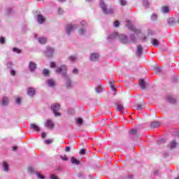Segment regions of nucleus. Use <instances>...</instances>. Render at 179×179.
I'll list each match as a JSON object with an SVG mask.
<instances>
[{"mask_svg":"<svg viewBox=\"0 0 179 179\" xmlns=\"http://www.w3.org/2000/svg\"><path fill=\"white\" fill-rule=\"evenodd\" d=\"M51 110L53 111L55 117H61V113L58 112V110H59V104L53 103L51 106Z\"/></svg>","mask_w":179,"mask_h":179,"instance_id":"1","label":"nucleus"},{"mask_svg":"<svg viewBox=\"0 0 179 179\" xmlns=\"http://www.w3.org/2000/svg\"><path fill=\"white\" fill-rule=\"evenodd\" d=\"M100 6L101 9H103V13L105 15H107V13H114V10L113 8L109 9L108 10H107V6H106V3L102 1L100 3Z\"/></svg>","mask_w":179,"mask_h":179,"instance_id":"2","label":"nucleus"},{"mask_svg":"<svg viewBox=\"0 0 179 179\" xmlns=\"http://www.w3.org/2000/svg\"><path fill=\"white\" fill-rule=\"evenodd\" d=\"M129 138L130 139H135L138 138V129H133L129 131Z\"/></svg>","mask_w":179,"mask_h":179,"instance_id":"3","label":"nucleus"},{"mask_svg":"<svg viewBox=\"0 0 179 179\" xmlns=\"http://www.w3.org/2000/svg\"><path fill=\"white\" fill-rule=\"evenodd\" d=\"M57 73H63V76H66V65H62L60 67H58L56 69Z\"/></svg>","mask_w":179,"mask_h":179,"instance_id":"4","label":"nucleus"},{"mask_svg":"<svg viewBox=\"0 0 179 179\" xmlns=\"http://www.w3.org/2000/svg\"><path fill=\"white\" fill-rule=\"evenodd\" d=\"M45 127L46 128H48L49 129H54V127H55V125L54 124V122L49 119L46 120L45 123Z\"/></svg>","mask_w":179,"mask_h":179,"instance_id":"5","label":"nucleus"},{"mask_svg":"<svg viewBox=\"0 0 179 179\" xmlns=\"http://www.w3.org/2000/svg\"><path fill=\"white\" fill-rule=\"evenodd\" d=\"M29 68L31 72H34V71H36V69H37V64H36L33 62H30L29 64Z\"/></svg>","mask_w":179,"mask_h":179,"instance_id":"6","label":"nucleus"},{"mask_svg":"<svg viewBox=\"0 0 179 179\" xmlns=\"http://www.w3.org/2000/svg\"><path fill=\"white\" fill-rule=\"evenodd\" d=\"M27 94L28 96H34V94H36V90H34V88L33 87H29L27 89Z\"/></svg>","mask_w":179,"mask_h":179,"instance_id":"7","label":"nucleus"},{"mask_svg":"<svg viewBox=\"0 0 179 179\" xmlns=\"http://www.w3.org/2000/svg\"><path fill=\"white\" fill-rule=\"evenodd\" d=\"M142 52H143V48H142L141 45H138L137 46V52H136V55L138 57H141L142 55Z\"/></svg>","mask_w":179,"mask_h":179,"instance_id":"8","label":"nucleus"},{"mask_svg":"<svg viewBox=\"0 0 179 179\" xmlns=\"http://www.w3.org/2000/svg\"><path fill=\"white\" fill-rule=\"evenodd\" d=\"M166 100L169 101V103H172V104H174L177 102V99L172 96H167Z\"/></svg>","mask_w":179,"mask_h":179,"instance_id":"9","label":"nucleus"},{"mask_svg":"<svg viewBox=\"0 0 179 179\" xmlns=\"http://www.w3.org/2000/svg\"><path fill=\"white\" fill-rule=\"evenodd\" d=\"M31 129H33L34 131H36V132H40V127L37 126L36 124L32 123L30 124Z\"/></svg>","mask_w":179,"mask_h":179,"instance_id":"10","label":"nucleus"},{"mask_svg":"<svg viewBox=\"0 0 179 179\" xmlns=\"http://www.w3.org/2000/svg\"><path fill=\"white\" fill-rule=\"evenodd\" d=\"M120 38L121 42L123 44H126V43H128V38L127 37V36H125V35H120Z\"/></svg>","mask_w":179,"mask_h":179,"instance_id":"11","label":"nucleus"},{"mask_svg":"<svg viewBox=\"0 0 179 179\" xmlns=\"http://www.w3.org/2000/svg\"><path fill=\"white\" fill-rule=\"evenodd\" d=\"M162 13H169L170 12V8L167 6H163L162 7Z\"/></svg>","mask_w":179,"mask_h":179,"instance_id":"12","label":"nucleus"},{"mask_svg":"<svg viewBox=\"0 0 179 179\" xmlns=\"http://www.w3.org/2000/svg\"><path fill=\"white\" fill-rule=\"evenodd\" d=\"M38 22L40 24L44 23V22H45V17H43L41 15H38Z\"/></svg>","mask_w":179,"mask_h":179,"instance_id":"13","label":"nucleus"},{"mask_svg":"<svg viewBox=\"0 0 179 179\" xmlns=\"http://www.w3.org/2000/svg\"><path fill=\"white\" fill-rule=\"evenodd\" d=\"M99 58V56L97 53H92L91 55V61H97Z\"/></svg>","mask_w":179,"mask_h":179,"instance_id":"14","label":"nucleus"},{"mask_svg":"<svg viewBox=\"0 0 179 179\" xmlns=\"http://www.w3.org/2000/svg\"><path fill=\"white\" fill-rule=\"evenodd\" d=\"M151 44L152 45H155V47H157V45H159V44H160V42L156 38H152V39H151Z\"/></svg>","mask_w":179,"mask_h":179,"instance_id":"15","label":"nucleus"},{"mask_svg":"<svg viewBox=\"0 0 179 179\" xmlns=\"http://www.w3.org/2000/svg\"><path fill=\"white\" fill-rule=\"evenodd\" d=\"M139 85H140V87H141L143 90L146 89V83H145V80L142 79L140 80L139 81Z\"/></svg>","mask_w":179,"mask_h":179,"instance_id":"16","label":"nucleus"},{"mask_svg":"<svg viewBox=\"0 0 179 179\" xmlns=\"http://www.w3.org/2000/svg\"><path fill=\"white\" fill-rule=\"evenodd\" d=\"M73 29V26L71 24H67V28H66V32H67V34H71V31H72Z\"/></svg>","mask_w":179,"mask_h":179,"instance_id":"17","label":"nucleus"},{"mask_svg":"<svg viewBox=\"0 0 179 179\" xmlns=\"http://www.w3.org/2000/svg\"><path fill=\"white\" fill-rule=\"evenodd\" d=\"M71 163L72 164H80V162L79 160H78L76 158H75V157H71Z\"/></svg>","mask_w":179,"mask_h":179,"instance_id":"18","label":"nucleus"},{"mask_svg":"<svg viewBox=\"0 0 179 179\" xmlns=\"http://www.w3.org/2000/svg\"><path fill=\"white\" fill-rule=\"evenodd\" d=\"M3 170L6 172L9 171V165L5 162L3 163Z\"/></svg>","mask_w":179,"mask_h":179,"instance_id":"19","label":"nucleus"},{"mask_svg":"<svg viewBox=\"0 0 179 179\" xmlns=\"http://www.w3.org/2000/svg\"><path fill=\"white\" fill-rule=\"evenodd\" d=\"M159 126H160V122H153L150 124L151 128H157Z\"/></svg>","mask_w":179,"mask_h":179,"instance_id":"20","label":"nucleus"},{"mask_svg":"<svg viewBox=\"0 0 179 179\" xmlns=\"http://www.w3.org/2000/svg\"><path fill=\"white\" fill-rule=\"evenodd\" d=\"M52 54H54V49L52 48H48V57H52Z\"/></svg>","mask_w":179,"mask_h":179,"instance_id":"21","label":"nucleus"},{"mask_svg":"<svg viewBox=\"0 0 179 179\" xmlns=\"http://www.w3.org/2000/svg\"><path fill=\"white\" fill-rule=\"evenodd\" d=\"M48 85L50 87H54V86H55V81H54V80H48Z\"/></svg>","mask_w":179,"mask_h":179,"instance_id":"22","label":"nucleus"},{"mask_svg":"<svg viewBox=\"0 0 179 179\" xmlns=\"http://www.w3.org/2000/svg\"><path fill=\"white\" fill-rule=\"evenodd\" d=\"M8 103H9V99H8V97L3 98L2 105L3 106H8Z\"/></svg>","mask_w":179,"mask_h":179,"instance_id":"23","label":"nucleus"},{"mask_svg":"<svg viewBox=\"0 0 179 179\" xmlns=\"http://www.w3.org/2000/svg\"><path fill=\"white\" fill-rule=\"evenodd\" d=\"M169 24H176V20L173 17H170L168 19Z\"/></svg>","mask_w":179,"mask_h":179,"instance_id":"24","label":"nucleus"},{"mask_svg":"<svg viewBox=\"0 0 179 179\" xmlns=\"http://www.w3.org/2000/svg\"><path fill=\"white\" fill-rule=\"evenodd\" d=\"M38 42L40 44H45L47 43V38H39Z\"/></svg>","mask_w":179,"mask_h":179,"instance_id":"25","label":"nucleus"},{"mask_svg":"<svg viewBox=\"0 0 179 179\" xmlns=\"http://www.w3.org/2000/svg\"><path fill=\"white\" fill-rule=\"evenodd\" d=\"M117 111H123L124 106H122V104L117 103Z\"/></svg>","mask_w":179,"mask_h":179,"instance_id":"26","label":"nucleus"},{"mask_svg":"<svg viewBox=\"0 0 179 179\" xmlns=\"http://www.w3.org/2000/svg\"><path fill=\"white\" fill-rule=\"evenodd\" d=\"M176 146H177V143L176 142V141L173 140L170 143V148L171 149H174Z\"/></svg>","mask_w":179,"mask_h":179,"instance_id":"27","label":"nucleus"},{"mask_svg":"<svg viewBox=\"0 0 179 179\" xmlns=\"http://www.w3.org/2000/svg\"><path fill=\"white\" fill-rule=\"evenodd\" d=\"M43 74L45 76H48V75H50V71H48V69H45L43 70Z\"/></svg>","mask_w":179,"mask_h":179,"instance_id":"28","label":"nucleus"},{"mask_svg":"<svg viewBox=\"0 0 179 179\" xmlns=\"http://www.w3.org/2000/svg\"><path fill=\"white\" fill-rule=\"evenodd\" d=\"M95 90L96 93H101L103 92V88L101 86H98Z\"/></svg>","mask_w":179,"mask_h":179,"instance_id":"29","label":"nucleus"},{"mask_svg":"<svg viewBox=\"0 0 179 179\" xmlns=\"http://www.w3.org/2000/svg\"><path fill=\"white\" fill-rule=\"evenodd\" d=\"M13 51L14 52H17V54H20V52H22V50L20 49H19V48H14L13 49Z\"/></svg>","mask_w":179,"mask_h":179,"instance_id":"30","label":"nucleus"},{"mask_svg":"<svg viewBox=\"0 0 179 179\" xmlns=\"http://www.w3.org/2000/svg\"><path fill=\"white\" fill-rule=\"evenodd\" d=\"M77 124H78V125H82V124H83V119L79 117L77 120Z\"/></svg>","mask_w":179,"mask_h":179,"instance_id":"31","label":"nucleus"},{"mask_svg":"<svg viewBox=\"0 0 179 179\" xmlns=\"http://www.w3.org/2000/svg\"><path fill=\"white\" fill-rule=\"evenodd\" d=\"M120 5H121L122 6H127V1H126L125 0H121V1H120Z\"/></svg>","mask_w":179,"mask_h":179,"instance_id":"32","label":"nucleus"},{"mask_svg":"<svg viewBox=\"0 0 179 179\" xmlns=\"http://www.w3.org/2000/svg\"><path fill=\"white\" fill-rule=\"evenodd\" d=\"M136 107L137 110H142L143 108V106L141 105V104L136 105Z\"/></svg>","mask_w":179,"mask_h":179,"instance_id":"33","label":"nucleus"},{"mask_svg":"<svg viewBox=\"0 0 179 179\" xmlns=\"http://www.w3.org/2000/svg\"><path fill=\"white\" fill-rule=\"evenodd\" d=\"M36 176H37L38 178L44 179V176H42V174L40 173H36Z\"/></svg>","mask_w":179,"mask_h":179,"instance_id":"34","label":"nucleus"},{"mask_svg":"<svg viewBox=\"0 0 179 179\" xmlns=\"http://www.w3.org/2000/svg\"><path fill=\"white\" fill-rule=\"evenodd\" d=\"M45 143H46V145H50V143H52V139L45 140Z\"/></svg>","mask_w":179,"mask_h":179,"instance_id":"35","label":"nucleus"},{"mask_svg":"<svg viewBox=\"0 0 179 179\" xmlns=\"http://www.w3.org/2000/svg\"><path fill=\"white\" fill-rule=\"evenodd\" d=\"M151 19H152V20H156L157 19V15H156V14H152V15H151Z\"/></svg>","mask_w":179,"mask_h":179,"instance_id":"36","label":"nucleus"},{"mask_svg":"<svg viewBox=\"0 0 179 179\" xmlns=\"http://www.w3.org/2000/svg\"><path fill=\"white\" fill-rule=\"evenodd\" d=\"M131 30L132 31H135V33H141V31L136 30V29L134 26L131 27Z\"/></svg>","mask_w":179,"mask_h":179,"instance_id":"37","label":"nucleus"},{"mask_svg":"<svg viewBox=\"0 0 179 179\" xmlns=\"http://www.w3.org/2000/svg\"><path fill=\"white\" fill-rule=\"evenodd\" d=\"M60 157L64 160V162H66L68 160V158L66 155H61Z\"/></svg>","mask_w":179,"mask_h":179,"instance_id":"38","label":"nucleus"},{"mask_svg":"<svg viewBox=\"0 0 179 179\" xmlns=\"http://www.w3.org/2000/svg\"><path fill=\"white\" fill-rule=\"evenodd\" d=\"M115 27H118L120 26V21H116L114 22Z\"/></svg>","mask_w":179,"mask_h":179,"instance_id":"39","label":"nucleus"},{"mask_svg":"<svg viewBox=\"0 0 179 179\" xmlns=\"http://www.w3.org/2000/svg\"><path fill=\"white\" fill-rule=\"evenodd\" d=\"M5 43V38H0V44H3Z\"/></svg>","mask_w":179,"mask_h":179,"instance_id":"40","label":"nucleus"},{"mask_svg":"<svg viewBox=\"0 0 179 179\" xmlns=\"http://www.w3.org/2000/svg\"><path fill=\"white\" fill-rule=\"evenodd\" d=\"M57 66V64L55 62H51L50 63V68H55Z\"/></svg>","mask_w":179,"mask_h":179,"instance_id":"41","label":"nucleus"},{"mask_svg":"<svg viewBox=\"0 0 179 179\" xmlns=\"http://www.w3.org/2000/svg\"><path fill=\"white\" fill-rule=\"evenodd\" d=\"M78 73H79V70H78V69H74L73 70V73H75V75H78Z\"/></svg>","mask_w":179,"mask_h":179,"instance_id":"42","label":"nucleus"},{"mask_svg":"<svg viewBox=\"0 0 179 179\" xmlns=\"http://www.w3.org/2000/svg\"><path fill=\"white\" fill-rule=\"evenodd\" d=\"M85 153H86V150L85 149L80 150V155H85Z\"/></svg>","mask_w":179,"mask_h":179,"instance_id":"43","label":"nucleus"},{"mask_svg":"<svg viewBox=\"0 0 179 179\" xmlns=\"http://www.w3.org/2000/svg\"><path fill=\"white\" fill-rule=\"evenodd\" d=\"M28 171L29 173H34V169H33V167H29L28 168Z\"/></svg>","mask_w":179,"mask_h":179,"instance_id":"44","label":"nucleus"},{"mask_svg":"<svg viewBox=\"0 0 179 179\" xmlns=\"http://www.w3.org/2000/svg\"><path fill=\"white\" fill-rule=\"evenodd\" d=\"M70 61H76V57L75 56H71L69 57Z\"/></svg>","mask_w":179,"mask_h":179,"instance_id":"45","label":"nucleus"},{"mask_svg":"<svg viewBox=\"0 0 179 179\" xmlns=\"http://www.w3.org/2000/svg\"><path fill=\"white\" fill-rule=\"evenodd\" d=\"M16 103H17V104H20V103H21V99H20V98H17V99H16Z\"/></svg>","mask_w":179,"mask_h":179,"instance_id":"46","label":"nucleus"},{"mask_svg":"<svg viewBox=\"0 0 179 179\" xmlns=\"http://www.w3.org/2000/svg\"><path fill=\"white\" fill-rule=\"evenodd\" d=\"M50 178L51 179H58V177L55 175H51Z\"/></svg>","mask_w":179,"mask_h":179,"instance_id":"47","label":"nucleus"},{"mask_svg":"<svg viewBox=\"0 0 179 179\" xmlns=\"http://www.w3.org/2000/svg\"><path fill=\"white\" fill-rule=\"evenodd\" d=\"M62 13H64V10H62V8H59V14L62 15Z\"/></svg>","mask_w":179,"mask_h":179,"instance_id":"48","label":"nucleus"},{"mask_svg":"<svg viewBox=\"0 0 179 179\" xmlns=\"http://www.w3.org/2000/svg\"><path fill=\"white\" fill-rule=\"evenodd\" d=\"M10 73H11L12 76H15V75H16V71H15L14 70H12L10 71Z\"/></svg>","mask_w":179,"mask_h":179,"instance_id":"49","label":"nucleus"},{"mask_svg":"<svg viewBox=\"0 0 179 179\" xmlns=\"http://www.w3.org/2000/svg\"><path fill=\"white\" fill-rule=\"evenodd\" d=\"M83 33H85V30H83V29L79 30V34H83Z\"/></svg>","mask_w":179,"mask_h":179,"instance_id":"50","label":"nucleus"},{"mask_svg":"<svg viewBox=\"0 0 179 179\" xmlns=\"http://www.w3.org/2000/svg\"><path fill=\"white\" fill-rule=\"evenodd\" d=\"M41 136H42V138H46V136H47V134H45V133H42V134H41Z\"/></svg>","mask_w":179,"mask_h":179,"instance_id":"51","label":"nucleus"},{"mask_svg":"<svg viewBox=\"0 0 179 179\" xmlns=\"http://www.w3.org/2000/svg\"><path fill=\"white\" fill-rule=\"evenodd\" d=\"M66 152H71V148L66 147Z\"/></svg>","mask_w":179,"mask_h":179,"instance_id":"52","label":"nucleus"},{"mask_svg":"<svg viewBox=\"0 0 179 179\" xmlns=\"http://www.w3.org/2000/svg\"><path fill=\"white\" fill-rule=\"evenodd\" d=\"M112 87V90L113 91V92H117V89L115 88V87H114V86L113 87Z\"/></svg>","mask_w":179,"mask_h":179,"instance_id":"53","label":"nucleus"},{"mask_svg":"<svg viewBox=\"0 0 179 179\" xmlns=\"http://www.w3.org/2000/svg\"><path fill=\"white\" fill-rule=\"evenodd\" d=\"M13 150H14V151L17 150V147H16V146L13 147Z\"/></svg>","mask_w":179,"mask_h":179,"instance_id":"54","label":"nucleus"},{"mask_svg":"<svg viewBox=\"0 0 179 179\" xmlns=\"http://www.w3.org/2000/svg\"><path fill=\"white\" fill-rule=\"evenodd\" d=\"M110 82H111L110 86L113 87L114 86V80H111Z\"/></svg>","mask_w":179,"mask_h":179,"instance_id":"55","label":"nucleus"},{"mask_svg":"<svg viewBox=\"0 0 179 179\" xmlns=\"http://www.w3.org/2000/svg\"><path fill=\"white\" fill-rule=\"evenodd\" d=\"M159 142L162 143V142H166V140L164 138H162L161 140H159Z\"/></svg>","mask_w":179,"mask_h":179,"instance_id":"56","label":"nucleus"},{"mask_svg":"<svg viewBox=\"0 0 179 179\" xmlns=\"http://www.w3.org/2000/svg\"><path fill=\"white\" fill-rule=\"evenodd\" d=\"M152 34H153V32H152V31H150L148 32V35H149V36H152Z\"/></svg>","mask_w":179,"mask_h":179,"instance_id":"57","label":"nucleus"},{"mask_svg":"<svg viewBox=\"0 0 179 179\" xmlns=\"http://www.w3.org/2000/svg\"><path fill=\"white\" fill-rule=\"evenodd\" d=\"M67 86H68V87L71 86V82L69 81V82L67 83Z\"/></svg>","mask_w":179,"mask_h":179,"instance_id":"58","label":"nucleus"},{"mask_svg":"<svg viewBox=\"0 0 179 179\" xmlns=\"http://www.w3.org/2000/svg\"><path fill=\"white\" fill-rule=\"evenodd\" d=\"M59 2H65L66 0H58Z\"/></svg>","mask_w":179,"mask_h":179,"instance_id":"59","label":"nucleus"},{"mask_svg":"<svg viewBox=\"0 0 179 179\" xmlns=\"http://www.w3.org/2000/svg\"><path fill=\"white\" fill-rule=\"evenodd\" d=\"M82 24H85V22L83 21V22H82Z\"/></svg>","mask_w":179,"mask_h":179,"instance_id":"60","label":"nucleus"},{"mask_svg":"<svg viewBox=\"0 0 179 179\" xmlns=\"http://www.w3.org/2000/svg\"><path fill=\"white\" fill-rule=\"evenodd\" d=\"M82 24H85V22L83 21V22H82Z\"/></svg>","mask_w":179,"mask_h":179,"instance_id":"61","label":"nucleus"},{"mask_svg":"<svg viewBox=\"0 0 179 179\" xmlns=\"http://www.w3.org/2000/svg\"><path fill=\"white\" fill-rule=\"evenodd\" d=\"M87 1H92V0H87Z\"/></svg>","mask_w":179,"mask_h":179,"instance_id":"62","label":"nucleus"}]
</instances>
